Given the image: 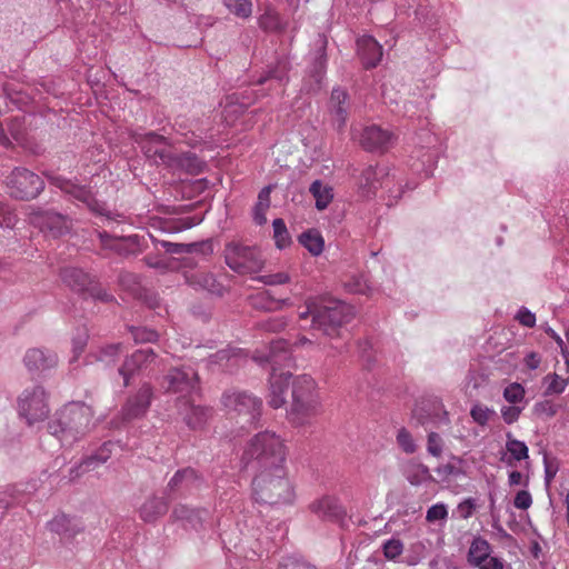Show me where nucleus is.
Returning a JSON list of instances; mask_svg holds the SVG:
<instances>
[{"mask_svg":"<svg viewBox=\"0 0 569 569\" xmlns=\"http://www.w3.org/2000/svg\"><path fill=\"white\" fill-rule=\"evenodd\" d=\"M448 517V509L445 503H436L431 506L426 513V520L428 522H436L445 520Z\"/></svg>","mask_w":569,"mask_h":569,"instance_id":"nucleus-60","label":"nucleus"},{"mask_svg":"<svg viewBox=\"0 0 569 569\" xmlns=\"http://www.w3.org/2000/svg\"><path fill=\"white\" fill-rule=\"evenodd\" d=\"M543 383L546 385L545 395H559L565 391L568 380L557 373H552L543 378Z\"/></svg>","mask_w":569,"mask_h":569,"instance_id":"nucleus-47","label":"nucleus"},{"mask_svg":"<svg viewBox=\"0 0 569 569\" xmlns=\"http://www.w3.org/2000/svg\"><path fill=\"white\" fill-rule=\"evenodd\" d=\"M89 333L87 329H80L76 333V336L72 338V358L70 360L71 363L76 362L78 358L82 355L84 351V348L88 343Z\"/></svg>","mask_w":569,"mask_h":569,"instance_id":"nucleus-48","label":"nucleus"},{"mask_svg":"<svg viewBox=\"0 0 569 569\" xmlns=\"http://www.w3.org/2000/svg\"><path fill=\"white\" fill-rule=\"evenodd\" d=\"M101 247L114 251L120 256H129L136 253V248L140 246L138 234L127 237H113L107 231H97Z\"/></svg>","mask_w":569,"mask_h":569,"instance_id":"nucleus-23","label":"nucleus"},{"mask_svg":"<svg viewBox=\"0 0 569 569\" xmlns=\"http://www.w3.org/2000/svg\"><path fill=\"white\" fill-rule=\"evenodd\" d=\"M284 317H272L257 323V328L264 332H280L287 327Z\"/></svg>","mask_w":569,"mask_h":569,"instance_id":"nucleus-51","label":"nucleus"},{"mask_svg":"<svg viewBox=\"0 0 569 569\" xmlns=\"http://www.w3.org/2000/svg\"><path fill=\"white\" fill-rule=\"evenodd\" d=\"M273 239L278 249H284L291 244V237L287 229V226L281 218H277L272 221Z\"/></svg>","mask_w":569,"mask_h":569,"instance_id":"nucleus-44","label":"nucleus"},{"mask_svg":"<svg viewBox=\"0 0 569 569\" xmlns=\"http://www.w3.org/2000/svg\"><path fill=\"white\" fill-rule=\"evenodd\" d=\"M29 222L54 239L69 233L72 227V220L69 216L41 207L32 208L29 213Z\"/></svg>","mask_w":569,"mask_h":569,"instance_id":"nucleus-11","label":"nucleus"},{"mask_svg":"<svg viewBox=\"0 0 569 569\" xmlns=\"http://www.w3.org/2000/svg\"><path fill=\"white\" fill-rule=\"evenodd\" d=\"M310 509L319 518L333 522H341L346 517V510L340 505L339 500L330 496H325L312 502Z\"/></svg>","mask_w":569,"mask_h":569,"instance_id":"nucleus-25","label":"nucleus"},{"mask_svg":"<svg viewBox=\"0 0 569 569\" xmlns=\"http://www.w3.org/2000/svg\"><path fill=\"white\" fill-rule=\"evenodd\" d=\"M287 73H288L287 63L278 62V64L274 68H271L264 77H261L258 80V83L262 84L267 80H270V79H274V80H278L279 82H283L287 80Z\"/></svg>","mask_w":569,"mask_h":569,"instance_id":"nucleus-55","label":"nucleus"},{"mask_svg":"<svg viewBox=\"0 0 569 569\" xmlns=\"http://www.w3.org/2000/svg\"><path fill=\"white\" fill-rule=\"evenodd\" d=\"M166 167L198 174L203 171L206 163L193 152L176 153L172 151Z\"/></svg>","mask_w":569,"mask_h":569,"instance_id":"nucleus-27","label":"nucleus"},{"mask_svg":"<svg viewBox=\"0 0 569 569\" xmlns=\"http://www.w3.org/2000/svg\"><path fill=\"white\" fill-rule=\"evenodd\" d=\"M121 343H110L98 348L96 351L90 352L89 357L93 358L96 361L103 362L106 366L113 365L120 353H121Z\"/></svg>","mask_w":569,"mask_h":569,"instance_id":"nucleus-40","label":"nucleus"},{"mask_svg":"<svg viewBox=\"0 0 569 569\" xmlns=\"http://www.w3.org/2000/svg\"><path fill=\"white\" fill-rule=\"evenodd\" d=\"M18 412L29 426L47 419L50 408L44 388L40 385L26 388L18 398Z\"/></svg>","mask_w":569,"mask_h":569,"instance_id":"nucleus-9","label":"nucleus"},{"mask_svg":"<svg viewBox=\"0 0 569 569\" xmlns=\"http://www.w3.org/2000/svg\"><path fill=\"white\" fill-rule=\"evenodd\" d=\"M210 361L219 365L223 370L232 372L244 361V358L240 349H222L212 355Z\"/></svg>","mask_w":569,"mask_h":569,"instance_id":"nucleus-35","label":"nucleus"},{"mask_svg":"<svg viewBox=\"0 0 569 569\" xmlns=\"http://www.w3.org/2000/svg\"><path fill=\"white\" fill-rule=\"evenodd\" d=\"M252 496L257 502L269 506L291 503L295 490L287 477V468L257 470L252 480Z\"/></svg>","mask_w":569,"mask_h":569,"instance_id":"nucleus-5","label":"nucleus"},{"mask_svg":"<svg viewBox=\"0 0 569 569\" xmlns=\"http://www.w3.org/2000/svg\"><path fill=\"white\" fill-rule=\"evenodd\" d=\"M271 186L262 188L258 194V201L253 208V220L257 224L262 226L267 222L266 212L270 207Z\"/></svg>","mask_w":569,"mask_h":569,"instance_id":"nucleus-42","label":"nucleus"},{"mask_svg":"<svg viewBox=\"0 0 569 569\" xmlns=\"http://www.w3.org/2000/svg\"><path fill=\"white\" fill-rule=\"evenodd\" d=\"M188 282L196 287L203 289L212 295L222 296L224 287L220 283L212 273L209 272H196L188 277Z\"/></svg>","mask_w":569,"mask_h":569,"instance_id":"nucleus-34","label":"nucleus"},{"mask_svg":"<svg viewBox=\"0 0 569 569\" xmlns=\"http://www.w3.org/2000/svg\"><path fill=\"white\" fill-rule=\"evenodd\" d=\"M359 141L368 151H386L393 144L395 136L389 130L371 124L363 128Z\"/></svg>","mask_w":569,"mask_h":569,"instance_id":"nucleus-21","label":"nucleus"},{"mask_svg":"<svg viewBox=\"0 0 569 569\" xmlns=\"http://www.w3.org/2000/svg\"><path fill=\"white\" fill-rule=\"evenodd\" d=\"M406 478L412 486H420L433 480L429 468L420 462L410 463L407 467Z\"/></svg>","mask_w":569,"mask_h":569,"instance_id":"nucleus-41","label":"nucleus"},{"mask_svg":"<svg viewBox=\"0 0 569 569\" xmlns=\"http://www.w3.org/2000/svg\"><path fill=\"white\" fill-rule=\"evenodd\" d=\"M412 419L426 430L450 423L449 415L438 399L416 406L412 410Z\"/></svg>","mask_w":569,"mask_h":569,"instance_id":"nucleus-15","label":"nucleus"},{"mask_svg":"<svg viewBox=\"0 0 569 569\" xmlns=\"http://www.w3.org/2000/svg\"><path fill=\"white\" fill-rule=\"evenodd\" d=\"M229 13L240 19H248L252 14L253 4L251 0H222Z\"/></svg>","mask_w":569,"mask_h":569,"instance_id":"nucleus-43","label":"nucleus"},{"mask_svg":"<svg viewBox=\"0 0 569 569\" xmlns=\"http://www.w3.org/2000/svg\"><path fill=\"white\" fill-rule=\"evenodd\" d=\"M353 317L352 308L335 299L309 300L300 312V321H310L309 328L321 331L330 338L340 335V328Z\"/></svg>","mask_w":569,"mask_h":569,"instance_id":"nucleus-2","label":"nucleus"},{"mask_svg":"<svg viewBox=\"0 0 569 569\" xmlns=\"http://www.w3.org/2000/svg\"><path fill=\"white\" fill-rule=\"evenodd\" d=\"M253 360L259 365H270L271 372L269 377L268 405L273 409H279L287 403L286 395L289 387V379L292 373L286 370L292 365V357L289 343L286 340H276L271 342L267 355H254Z\"/></svg>","mask_w":569,"mask_h":569,"instance_id":"nucleus-1","label":"nucleus"},{"mask_svg":"<svg viewBox=\"0 0 569 569\" xmlns=\"http://www.w3.org/2000/svg\"><path fill=\"white\" fill-rule=\"evenodd\" d=\"M287 447L283 440L272 431L257 433L246 447L241 461L254 465L256 470L284 468Z\"/></svg>","mask_w":569,"mask_h":569,"instance_id":"nucleus-4","label":"nucleus"},{"mask_svg":"<svg viewBox=\"0 0 569 569\" xmlns=\"http://www.w3.org/2000/svg\"><path fill=\"white\" fill-rule=\"evenodd\" d=\"M525 393H526L525 388L520 383L513 382V383L508 385L505 388L503 398L509 403L516 405L523 400Z\"/></svg>","mask_w":569,"mask_h":569,"instance_id":"nucleus-53","label":"nucleus"},{"mask_svg":"<svg viewBox=\"0 0 569 569\" xmlns=\"http://www.w3.org/2000/svg\"><path fill=\"white\" fill-rule=\"evenodd\" d=\"M256 280L267 286H276L287 283L289 281V276L283 272H278L273 274L259 276Z\"/></svg>","mask_w":569,"mask_h":569,"instance_id":"nucleus-62","label":"nucleus"},{"mask_svg":"<svg viewBox=\"0 0 569 569\" xmlns=\"http://www.w3.org/2000/svg\"><path fill=\"white\" fill-rule=\"evenodd\" d=\"M169 502L161 497L148 498L139 508V517L147 523L156 522L159 518L164 516L168 511Z\"/></svg>","mask_w":569,"mask_h":569,"instance_id":"nucleus-30","label":"nucleus"},{"mask_svg":"<svg viewBox=\"0 0 569 569\" xmlns=\"http://www.w3.org/2000/svg\"><path fill=\"white\" fill-rule=\"evenodd\" d=\"M203 480L193 468H183L178 470L167 485L168 495H191L199 490Z\"/></svg>","mask_w":569,"mask_h":569,"instance_id":"nucleus-19","label":"nucleus"},{"mask_svg":"<svg viewBox=\"0 0 569 569\" xmlns=\"http://www.w3.org/2000/svg\"><path fill=\"white\" fill-rule=\"evenodd\" d=\"M10 197L17 200H32L44 189L43 179L24 167H16L4 179Z\"/></svg>","mask_w":569,"mask_h":569,"instance_id":"nucleus-8","label":"nucleus"},{"mask_svg":"<svg viewBox=\"0 0 569 569\" xmlns=\"http://www.w3.org/2000/svg\"><path fill=\"white\" fill-rule=\"evenodd\" d=\"M533 413L540 418H551L557 411L558 407L551 400H542L535 403Z\"/></svg>","mask_w":569,"mask_h":569,"instance_id":"nucleus-56","label":"nucleus"},{"mask_svg":"<svg viewBox=\"0 0 569 569\" xmlns=\"http://www.w3.org/2000/svg\"><path fill=\"white\" fill-rule=\"evenodd\" d=\"M310 193L316 199V208L325 210L333 199V190L331 187L323 184L320 180H316L309 188Z\"/></svg>","mask_w":569,"mask_h":569,"instance_id":"nucleus-37","label":"nucleus"},{"mask_svg":"<svg viewBox=\"0 0 569 569\" xmlns=\"http://www.w3.org/2000/svg\"><path fill=\"white\" fill-rule=\"evenodd\" d=\"M48 528L50 531L59 535L62 539H71L83 532L84 525L76 517H69L61 513L48 522Z\"/></svg>","mask_w":569,"mask_h":569,"instance_id":"nucleus-26","label":"nucleus"},{"mask_svg":"<svg viewBox=\"0 0 569 569\" xmlns=\"http://www.w3.org/2000/svg\"><path fill=\"white\" fill-rule=\"evenodd\" d=\"M291 385V405L288 417L293 423L301 426L320 412L316 381L309 375H300L295 377Z\"/></svg>","mask_w":569,"mask_h":569,"instance_id":"nucleus-6","label":"nucleus"},{"mask_svg":"<svg viewBox=\"0 0 569 569\" xmlns=\"http://www.w3.org/2000/svg\"><path fill=\"white\" fill-rule=\"evenodd\" d=\"M470 416L477 425L485 427L496 416V411L485 405L475 403L470 409Z\"/></svg>","mask_w":569,"mask_h":569,"instance_id":"nucleus-46","label":"nucleus"},{"mask_svg":"<svg viewBox=\"0 0 569 569\" xmlns=\"http://www.w3.org/2000/svg\"><path fill=\"white\" fill-rule=\"evenodd\" d=\"M223 254L226 264L238 274L258 273L264 267L261 251L238 240L227 242Z\"/></svg>","mask_w":569,"mask_h":569,"instance_id":"nucleus-7","label":"nucleus"},{"mask_svg":"<svg viewBox=\"0 0 569 569\" xmlns=\"http://www.w3.org/2000/svg\"><path fill=\"white\" fill-rule=\"evenodd\" d=\"M152 398V388L150 385H143L139 391L131 398H129L126 405L122 407L121 413L126 421L142 417L150 403Z\"/></svg>","mask_w":569,"mask_h":569,"instance_id":"nucleus-22","label":"nucleus"},{"mask_svg":"<svg viewBox=\"0 0 569 569\" xmlns=\"http://www.w3.org/2000/svg\"><path fill=\"white\" fill-rule=\"evenodd\" d=\"M61 280L71 290L86 293L92 282V277L76 267H66L60 271Z\"/></svg>","mask_w":569,"mask_h":569,"instance_id":"nucleus-28","label":"nucleus"},{"mask_svg":"<svg viewBox=\"0 0 569 569\" xmlns=\"http://www.w3.org/2000/svg\"><path fill=\"white\" fill-rule=\"evenodd\" d=\"M51 183L61 189L66 194L86 204V207L98 216L112 220V213L106 208L104 202L97 200L91 190L62 177H51Z\"/></svg>","mask_w":569,"mask_h":569,"instance_id":"nucleus-13","label":"nucleus"},{"mask_svg":"<svg viewBox=\"0 0 569 569\" xmlns=\"http://www.w3.org/2000/svg\"><path fill=\"white\" fill-rule=\"evenodd\" d=\"M436 472L439 477L446 479L448 477H458L463 473L460 466L448 462L436 468Z\"/></svg>","mask_w":569,"mask_h":569,"instance_id":"nucleus-63","label":"nucleus"},{"mask_svg":"<svg viewBox=\"0 0 569 569\" xmlns=\"http://www.w3.org/2000/svg\"><path fill=\"white\" fill-rule=\"evenodd\" d=\"M395 174L390 176L386 168L368 166L362 169L358 177V188L363 197L373 196L378 188H389Z\"/></svg>","mask_w":569,"mask_h":569,"instance_id":"nucleus-16","label":"nucleus"},{"mask_svg":"<svg viewBox=\"0 0 569 569\" xmlns=\"http://www.w3.org/2000/svg\"><path fill=\"white\" fill-rule=\"evenodd\" d=\"M23 363L32 375H43L58 365V356L54 351L46 348H30L26 351Z\"/></svg>","mask_w":569,"mask_h":569,"instance_id":"nucleus-18","label":"nucleus"},{"mask_svg":"<svg viewBox=\"0 0 569 569\" xmlns=\"http://www.w3.org/2000/svg\"><path fill=\"white\" fill-rule=\"evenodd\" d=\"M134 141L149 160L156 164L167 166L172 149L166 137L151 131L136 134Z\"/></svg>","mask_w":569,"mask_h":569,"instance_id":"nucleus-14","label":"nucleus"},{"mask_svg":"<svg viewBox=\"0 0 569 569\" xmlns=\"http://www.w3.org/2000/svg\"><path fill=\"white\" fill-rule=\"evenodd\" d=\"M443 450V441L439 433L430 431L427 439V451L433 457H440Z\"/></svg>","mask_w":569,"mask_h":569,"instance_id":"nucleus-58","label":"nucleus"},{"mask_svg":"<svg viewBox=\"0 0 569 569\" xmlns=\"http://www.w3.org/2000/svg\"><path fill=\"white\" fill-rule=\"evenodd\" d=\"M489 542L480 537L475 538L469 548L468 561L475 567L480 566L489 558Z\"/></svg>","mask_w":569,"mask_h":569,"instance_id":"nucleus-36","label":"nucleus"},{"mask_svg":"<svg viewBox=\"0 0 569 569\" xmlns=\"http://www.w3.org/2000/svg\"><path fill=\"white\" fill-rule=\"evenodd\" d=\"M150 239L156 248L161 247L166 250V252L171 254H182L186 253V243H177L170 242L166 240H159L150 234Z\"/></svg>","mask_w":569,"mask_h":569,"instance_id":"nucleus-57","label":"nucleus"},{"mask_svg":"<svg viewBox=\"0 0 569 569\" xmlns=\"http://www.w3.org/2000/svg\"><path fill=\"white\" fill-rule=\"evenodd\" d=\"M183 420L189 428L198 429L204 426L210 415L209 408L196 405L193 397L183 401Z\"/></svg>","mask_w":569,"mask_h":569,"instance_id":"nucleus-31","label":"nucleus"},{"mask_svg":"<svg viewBox=\"0 0 569 569\" xmlns=\"http://www.w3.org/2000/svg\"><path fill=\"white\" fill-rule=\"evenodd\" d=\"M328 111L332 126L338 131H341L347 124L350 111V98L345 89L340 87L332 89L328 102Z\"/></svg>","mask_w":569,"mask_h":569,"instance_id":"nucleus-20","label":"nucleus"},{"mask_svg":"<svg viewBox=\"0 0 569 569\" xmlns=\"http://www.w3.org/2000/svg\"><path fill=\"white\" fill-rule=\"evenodd\" d=\"M397 443L406 453H413L417 450V445L411 433L406 428L398 430Z\"/></svg>","mask_w":569,"mask_h":569,"instance_id":"nucleus-54","label":"nucleus"},{"mask_svg":"<svg viewBox=\"0 0 569 569\" xmlns=\"http://www.w3.org/2000/svg\"><path fill=\"white\" fill-rule=\"evenodd\" d=\"M224 407L244 417V421L254 425L261 415L262 401L247 391H227L222 397Z\"/></svg>","mask_w":569,"mask_h":569,"instance_id":"nucleus-12","label":"nucleus"},{"mask_svg":"<svg viewBox=\"0 0 569 569\" xmlns=\"http://www.w3.org/2000/svg\"><path fill=\"white\" fill-rule=\"evenodd\" d=\"M172 518L181 521L184 529L201 531L211 527V512L208 509H197L179 505L172 510Z\"/></svg>","mask_w":569,"mask_h":569,"instance_id":"nucleus-17","label":"nucleus"},{"mask_svg":"<svg viewBox=\"0 0 569 569\" xmlns=\"http://www.w3.org/2000/svg\"><path fill=\"white\" fill-rule=\"evenodd\" d=\"M259 26L266 31H274L280 28V17L271 4L264 7V12L259 17Z\"/></svg>","mask_w":569,"mask_h":569,"instance_id":"nucleus-45","label":"nucleus"},{"mask_svg":"<svg viewBox=\"0 0 569 569\" xmlns=\"http://www.w3.org/2000/svg\"><path fill=\"white\" fill-rule=\"evenodd\" d=\"M249 302L256 310L271 312L281 310L283 306L289 303V299H276L271 291L264 290L251 296Z\"/></svg>","mask_w":569,"mask_h":569,"instance_id":"nucleus-33","label":"nucleus"},{"mask_svg":"<svg viewBox=\"0 0 569 569\" xmlns=\"http://www.w3.org/2000/svg\"><path fill=\"white\" fill-rule=\"evenodd\" d=\"M131 336L137 343L153 342L158 339L157 331L147 327H129Z\"/></svg>","mask_w":569,"mask_h":569,"instance_id":"nucleus-49","label":"nucleus"},{"mask_svg":"<svg viewBox=\"0 0 569 569\" xmlns=\"http://www.w3.org/2000/svg\"><path fill=\"white\" fill-rule=\"evenodd\" d=\"M358 52L366 68H375L382 58V47L371 36L358 40Z\"/></svg>","mask_w":569,"mask_h":569,"instance_id":"nucleus-29","label":"nucleus"},{"mask_svg":"<svg viewBox=\"0 0 569 569\" xmlns=\"http://www.w3.org/2000/svg\"><path fill=\"white\" fill-rule=\"evenodd\" d=\"M87 295H89L92 299L99 300L102 302H111L113 301V296L106 291L100 283L92 280L90 287L88 288Z\"/></svg>","mask_w":569,"mask_h":569,"instance_id":"nucleus-59","label":"nucleus"},{"mask_svg":"<svg viewBox=\"0 0 569 569\" xmlns=\"http://www.w3.org/2000/svg\"><path fill=\"white\" fill-rule=\"evenodd\" d=\"M186 253H197L203 257H208L213 253V243L210 239L186 243Z\"/></svg>","mask_w":569,"mask_h":569,"instance_id":"nucleus-52","label":"nucleus"},{"mask_svg":"<svg viewBox=\"0 0 569 569\" xmlns=\"http://www.w3.org/2000/svg\"><path fill=\"white\" fill-rule=\"evenodd\" d=\"M383 556L395 561L403 552V543L398 538H391L382 543Z\"/></svg>","mask_w":569,"mask_h":569,"instance_id":"nucleus-50","label":"nucleus"},{"mask_svg":"<svg viewBox=\"0 0 569 569\" xmlns=\"http://www.w3.org/2000/svg\"><path fill=\"white\" fill-rule=\"evenodd\" d=\"M299 242L303 246L312 256H319L323 251L325 240L320 232L315 229H309L299 236Z\"/></svg>","mask_w":569,"mask_h":569,"instance_id":"nucleus-38","label":"nucleus"},{"mask_svg":"<svg viewBox=\"0 0 569 569\" xmlns=\"http://www.w3.org/2000/svg\"><path fill=\"white\" fill-rule=\"evenodd\" d=\"M157 359L151 348H142L136 350L128 357L123 365L119 368V373L123 377L124 386L129 385V377L137 371L147 369Z\"/></svg>","mask_w":569,"mask_h":569,"instance_id":"nucleus-24","label":"nucleus"},{"mask_svg":"<svg viewBox=\"0 0 569 569\" xmlns=\"http://www.w3.org/2000/svg\"><path fill=\"white\" fill-rule=\"evenodd\" d=\"M507 453H503L501 461L508 467H515L517 461L529 458V449L523 441L515 439L510 432L507 433L506 441Z\"/></svg>","mask_w":569,"mask_h":569,"instance_id":"nucleus-32","label":"nucleus"},{"mask_svg":"<svg viewBox=\"0 0 569 569\" xmlns=\"http://www.w3.org/2000/svg\"><path fill=\"white\" fill-rule=\"evenodd\" d=\"M278 569H317L315 566L309 565L296 557H286L279 565Z\"/></svg>","mask_w":569,"mask_h":569,"instance_id":"nucleus-61","label":"nucleus"},{"mask_svg":"<svg viewBox=\"0 0 569 569\" xmlns=\"http://www.w3.org/2000/svg\"><path fill=\"white\" fill-rule=\"evenodd\" d=\"M161 387L169 393H178L180 399L188 400L199 390L197 371L189 366L172 368L163 377Z\"/></svg>","mask_w":569,"mask_h":569,"instance_id":"nucleus-10","label":"nucleus"},{"mask_svg":"<svg viewBox=\"0 0 569 569\" xmlns=\"http://www.w3.org/2000/svg\"><path fill=\"white\" fill-rule=\"evenodd\" d=\"M93 411L83 402H70L48 423L49 432L63 446H71L90 430Z\"/></svg>","mask_w":569,"mask_h":569,"instance_id":"nucleus-3","label":"nucleus"},{"mask_svg":"<svg viewBox=\"0 0 569 569\" xmlns=\"http://www.w3.org/2000/svg\"><path fill=\"white\" fill-rule=\"evenodd\" d=\"M110 447H111L110 442H104L99 448V450L97 452H94V453H92V455H90L88 457H84L81 460V467H83V471L82 472H88V471L94 470L100 465L107 462L108 459L111 456Z\"/></svg>","mask_w":569,"mask_h":569,"instance_id":"nucleus-39","label":"nucleus"},{"mask_svg":"<svg viewBox=\"0 0 569 569\" xmlns=\"http://www.w3.org/2000/svg\"><path fill=\"white\" fill-rule=\"evenodd\" d=\"M521 411H522V408H520V407L505 406L501 408V416L506 423L511 425L519 419Z\"/></svg>","mask_w":569,"mask_h":569,"instance_id":"nucleus-64","label":"nucleus"}]
</instances>
